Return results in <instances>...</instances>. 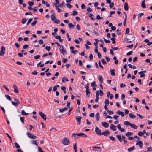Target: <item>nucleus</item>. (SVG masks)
<instances>
[{
	"instance_id": "1a4fd4ad",
	"label": "nucleus",
	"mask_w": 152,
	"mask_h": 152,
	"mask_svg": "<svg viewBox=\"0 0 152 152\" xmlns=\"http://www.w3.org/2000/svg\"><path fill=\"white\" fill-rule=\"evenodd\" d=\"M93 150L94 151H101L102 150V148L100 147L95 146L93 147Z\"/></svg>"
},
{
	"instance_id": "79ce46f5",
	"label": "nucleus",
	"mask_w": 152,
	"mask_h": 152,
	"mask_svg": "<svg viewBox=\"0 0 152 152\" xmlns=\"http://www.w3.org/2000/svg\"><path fill=\"white\" fill-rule=\"evenodd\" d=\"M104 103L105 104V105H108L109 103V100L108 99H106L104 100Z\"/></svg>"
},
{
	"instance_id": "6e6d98bb",
	"label": "nucleus",
	"mask_w": 152,
	"mask_h": 152,
	"mask_svg": "<svg viewBox=\"0 0 152 152\" xmlns=\"http://www.w3.org/2000/svg\"><path fill=\"white\" fill-rule=\"evenodd\" d=\"M133 53V51H130L126 53V55L127 56H130Z\"/></svg>"
},
{
	"instance_id": "4468645a",
	"label": "nucleus",
	"mask_w": 152,
	"mask_h": 152,
	"mask_svg": "<svg viewBox=\"0 0 152 152\" xmlns=\"http://www.w3.org/2000/svg\"><path fill=\"white\" fill-rule=\"evenodd\" d=\"M117 128L121 132H124L125 131V130L124 128H122L121 127V126L120 124H118L117 125Z\"/></svg>"
},
{
	"instance_id": "49530a36",
	"label": "nucleus",
	"mask_w": 152,
	"mask_h": 152,
	"mask_svg": "<svg viewBox=\"0 0 152 152\" xmlns=\"http://www.w3.org/2000/svg\"><path fill=\"white\" fill-rule=\"evenodd\" d=\"M103 39L104 40V42L106 43H109L110 42V41L109 40H107L104 38H103Z\"/></svg>"
},
{
	"instance_id": "e2e57ef3",
	"label": "nucleus",
	"mask_w": 152,
	"mask_h": 152,
	"mask_svg": "<svg viewBox=\"0 0 152 152\" xmlns=\"http://www.w3.org/2000/svg\"><path fill=\"white\" fill-rule=\"evenodd\" d=\"M66 5L67 7L69 8H71L72 7V6L71 5L69 4H67Z\"/></svg>"
},
{
	"instance_id": "4d7b16f0",
	"label": "nucleus",
	"mask_w": 152,
	"mask_h": 152,
	"mask_svg": "<svg viewBox=\"0 0 152 152\" xmlns=\"http://www.w3.org/2000/svg\"><path fill=\"white\" fill-rule=\"evenodd\" d=\"M99 94V90H97L96 95V98H99L98 96Z\"/></svg>"
},
{
	"instance_id": "7ed1b4c3",
	"label": "nucleus",
	"mask_w": 152,
	"mask_h": 152,
	"mask_svg": "<svg viewBox=\"0 0 152 152\" xmlns=\"http://www.w3.org/2000/svg\"><path fill=\"white\" fill-rule=\"evenodd\" d=\"M38 113L41 117L45 120L46 119V115L40 111H39Z\"/></svg>"
},
{
	"instance_id": "473e14b6",
	"label": "nucleus",
	"mask_w": 152,
	"mask_h": 152,
	"mask_svg": "<svg viewBox=\"0 0 152 152\" xmlns=\"http://www.w3.org/2000/svg\"><path fill=\"white\" fill-rule=\"evenodd\" d=\"M5 97L9 101H11L12 99L10 96L8 95H5Z\"/></svg>"
},
{
	"instance_id": "680f3d73",
	"label": "nucleus",
	"mask_w": 152,
	"mask_h": 152,
	"mask_svg": "<svg viewBox=\"0 0 152 152\" xmlns=\"http://www.w3.org/2000/svg\"><path fill=\"white\" fill-rule=\"evenodd\" d=\"M99 91V94L101 96H103L104 93L103 91L102 90H100Z\"/></svg>"
},
{
	"instance_id": "0eeeda50",
	"label": "nucleus",
	"mask_w": 152,
	"mask_h": 152,
	"mask_svg": "<svg viewBox=\"0 0 152 152\" xmlns=\"http://www.w3.org/2000/svg\"><path fill=\"white\" fill-rule=\"evenodd\" d=\"M95 132L96 134L99 135H101L102 132L101 130L98 127H96L95 128Z\"/></svg>"
},
{
	"instance_id": "f03ea898",
	"label": "nucleus",
	"mask_w": 152,
	"mask_h": 152,
	"mask_svg": "<svg viewBox=\"0 0 152 152\" xmlns=\"http://www.w3.org/2000/svg\"><path fill=\"white\" fill-rule=\"evenodd\" d=\"M59 50L60 52L63 55H64L66 53V51L64 49V47L62 45L60 46L59 48Z\"/></svg>"
},
{
	"instance_id": "39448f33",
	"label": "nucleus",
	"mask_w": 152,
	"mask_h": 152,
	"mask_svg": "<svg viewBox=\"0 0 152 152\" xmlns=\"http://www.w3.org/2000/svg\"><path fill=\"white\" fill-rule=\"evenodd\" d=\"M5 50V48L4 46H2L1 48V50L0 51V56H3L4 54V51Z\"/></svg>"
},
{
	"instance_id": "a878e982",
	"label": "nucleus",
	"mask_w": 152,
	"mask_h": 152,
	"mask_svg": "<svg viewBox=\"0 0 152 152\" xmlns=\"http://www.w3.org/2000/svg\"><path fill=\"white\" fill-rule=\"evenodd\" d=\"M99 113H97L95 115V118H96V120L97 121H98L99 120Z\"/></svg>"
},
{
	"instance_id": "c03bdc74",
	"label": "nucleus",
	"mask_w": 152,
	"mask_h": 152,
	"mask_svg": "<svg viewBox=\"0 0 152 152\" xmlns=\"http://www.w3.org/2000/svg\"><path fill=\"white\" fill-rule=\"evenodd\" d=\"M29 47V45L28 44H26L24 45L23 47V48L24 49H26L28 48Z\"/></svg>"
},
{
	"instance_id": "864d4df0",
	"label": "nucleus",
	"mask_w": 152,
	"mask_h": 152,
	"mask_svg": "<svg viewBox=\"0 0 152 152\" xmlns=\"http://www.w3.org/2000/svg\"><path fill=\"white\" fill-rule=\"evenodd\" d=\"M37 22V20H34L33 22L31 23V25L32 26H35Z\"/></svg>"
},
{
	"instance_id": "5701e85b",
	"label": "nucleus",
	"mask_w": 152,
	"mask_h": 152,
	"mask_svg": "<svg viewBox=\"0 0 152 152\" xmlns=\"http://www.w3.org/2000/svg\"><path fill=\"white\" fill-rule=\"evenodd\" d=\"M145 0H143L141 3V6L142 8H145L146 7V6L145 4Z\"/></svg>"
},
{
	"instance_id": "69168bd1",
	"label": "nucleus",
	"mask_w": 152,
	"mask_h": 152,
	"mask_svg": "<svg viewBox=\"0 0 152 152\" xmlns=\"http://www.w3.org/2000/svg\"><path fill=\"white\" fill-rule=\"evenodd\" d=\"M98 64L99 66L102 68V69L103 68V66L102 65L100 61V60H99L98 61Z\"/></svg>"
},
{
	"instance_id": "09e8293b",
	"label": "nucleus",
	"mask_w": 152,
	"mask_h": 152,
	"mask_svg": "<svg viewBox=\"0 0 152 152\" xmlns=\"http://www.w3.org/2000/svg\"><path fill=\"white\" fill-rule=\"evenodd\" d=\"M144 15V14L143 13H140L139 14H138L137 15L138 16V19L140 18L143 15Z\"/></svg>"
},
{
	"instance_id": "338daca9",
	"label": "nucleus",
	"mask_w": 152,
	"mask_h": 152,
	"mask_svg": "<svg viewBox=\"0 0 152 152\" xmlns=\"http://www.w3.org/2000/svg\"><path fill=\"white\" fill-rule=\"evenodd\" d=\"M87 11L89 12H91L92 11V10L90 7H88L87 8Z\"/></svg>"
},
{
	"instance_id": "4be33fe9",
	"label": "nucleus",
	"mask_w": 152,
	"mask_h": 152,
	"mask_svg": "<svg viewBox=\"0 0 152 152\" xmlns=\"http://www.w3.org/2000/svg\"><path fill=\"white\" fill-rule=\"evenodd\" d=\"M54 5H55L56 9L58 12H62V10L59 8L58 7H57V5L56 4L54 3Z\"/></svg>"
},
{
	"instance_id": "bb28decb",
	"label": "nucleus",
	"mask_w": 152,
	"mask_h": 152,
	"mask_svg": "<svg viewBox=\"0 0 152 152\" xmlns=\"http://www.w3.org/2000/svg\"><path fill=\"white\" fill-rule=\"evenodd\" d=\"M131 123L128 121H126L124 122V124L125 126H129L130 125Z\"/></svg>"
},
{
	"instance_id": "f3484780",
	"label": "nucleus",
	"mask_w": 152,
	"mask_h": 152,
	"mask_svg": "<svg viewBox=\"0 0 152 152\" xmlns=\"http://www.w3.org/2000/svg\"><path fill=\"white\" fill-rule=\"evenodd\" d=\"M116 113L118 114L121 115V116L122 117L124 116V112L121 111L119 110H118Z\"/></svg>"
},
{
	"instance_id": "412c9836",
	"label": "nucleus",
	"mask_w": 152,
	"mask_h": 152,
	"mask_svg": "<svg viewBox=\"0 0 152 152\" xmlns=\"http://www.w3.org/2000/svg\"><path fill=\"white\" fill-rule=\"evenodd\" d=\"M115 69H111L110 71L111 75L113 76H114L115 75Z\"/></svg>"
},
{
	"instance_id": "6e6552de",
	"label": "nucleus",
	"mask_w": 152,
	"mask_h": 152,
	"mask_svg": "<svg viewBox=\"0 0 152 152\" xmlns=\"http://www.w3.org/2000/svg\"><path fill=\"white\" fill-rule=\"evenodd\" d=\"M128 39L129 40H134V36L132 34H128L127 36Z\"/></svg>"
},
{
	"instance_id": "f704fd0d",
	"label": "nucleus",
	"mask_w": 152,
	"mask_h": 152,
	"mask_svg": "<svg viewBox=\"0 0 152 152\" xmlns=\"http://www.w3.org/2000/svg\"><path fill=\"white\" fill-rule=\"evenodd\" d=\"M65 4V3L64 1H63L60 4H59L58 7L61 8H62Z\"/></svg>"
},
{
	"instance_id": "603ef678",
	"label": "nucleus",
	"mask_w": 152,
	"mask_h": 152,
	"mask_svg": "<svg viewBox=\"0 0 152 152\" xmlns=\"http://www.w3.org/2000/svg\"><path fill=\"white\" fill-rule=\"evenodd\" d=\"M28 3L30 7H31L34 5V2L32 1H29L28 2Z\"/></svg>"
},
{
	"instance_id": "bf43d9fd",
	"label": "nucleus",
	"mask_w": 152,
	"mask_h": 152,
	"mask_svg": "<svg viewBox=\"0 0 152 152\" xmlns=\"http://www.w3.org/2000/svg\"><path fill=\"white\" fill-rule=\"evenodd\" d=\"M138 135L139 136H142L143 135V134H142V131H140L138 133Z\"/></svg>"
},
{
	"instance_id": "dca6fc26",
	"label": "nucleus",
	"mask_w": 152,
	"mask_h": 152,
	"mask_svg": "<svg viewBox=\"0 0 152 152\" xmlns=\"http://www.w3.org/2000/svg\"><path fill=\"white\" fill-rule=\"evenodd\" d=\"M128 3L127 2H125L124 5V8L126 11H127L128 10Z\"/></svg>"
},
{
	"instance_id": "7c9ffc66",
	"label": "nucleus",
	"mask_w": 152,
	"mask_h": 152,
	"mask_svg": "<svg viewBox=\"0 0 152 152\" xmlns=\"http://www.w3.org/2000/svg\"><path fill=\"white\" fill-rule=\"evenodd\" d=\"M86 94L88 97H89L90 96V92L89 90H86Z\"/></svg>"
},
{
	"instance_id": "f257e3e1",
	"label": "nucleus",
	"mask_w": 152,
	"mask_h": 152,
	"mask_svg": "<svg viewBox=\"0 0 152 152\" xmlns=\"http://www.w3.org/2000/svg\"><path fill=\"white\" fill-rule=\"evenodd\" d=\"M62 144L64 145H68L69 144V141L68 139L64 137L62 140Z\"/></svg>"
},
{
	"instance_id": "4c0bfd02",
	"label": "nucleus",
	"mask_w": 152,
	"mask_h": 152,
	"mask_svg": "<svg viewBox=\"0 0 152 152\" xmlns=\"http://www.w3.org/2000/svg\"><path fill=\"white\" fill-rule=\"evenodd\" d=\"M129 116L130 118L132 119L135 118V116L131 113H129Z\"/></svg>"
},
{
	"instance_id": "052dcab7",
	"label": "nucleus",
	"mask_w": 152,
	"mask_h": 152,
	"mask_svg": "<svg viewBox=\"0 0 152 152\" xmlns=\"http://www.w3.org/2000/svg\"><path fill=\"white\" fill-rule=\"evenodd\" d=\"M107 111V112H108V113L110 115L113 114V111L109 110H108Z\"/></svg>"
},
{
	"instance_id": "5fc2aeb1",
	"label": "nucleus",
	"mask_w": 152,
	"mask_h": 152,
	"mask_svg": "<svg viewBox=\"0 0 152 152\" xmlns=\"http://www.w3.org/2000/svg\"><path fill=\"white\" fill-rule=\"evenodd\" d=\"M65 80L66 81H68L69 80L68 79H65L64 77H63L62 79V82L64 83L65 82Z\"/></svg>"
},
{
	"instance_id": "774afa93",
	"label": "nucleus",
	"mask_w": 152,
	"mask_h": 152,
	"mask_svg": "<svg viewBox=\"0 0 152 152\" xmlns=\"http://www.w3.org/2000/svg\"><path fill=\"white\" fill-rule=\"evenodd\" d=\"M101 61L102 63V64H107L106 62V61L104 60V59H102Z\"/></svg>"
},
{
	"instance_id": "c9c22d12",
	"label": "nucleus",
	"mask_w": 152,
	"mask_h": 152,
	"mask_svg": "<svg viewBox=\"0 0 152 152\" xmlns=\"http://www.w3.org/2000/svg\"><path fill=\"white\" fill-rule=\"evenodd\" d=\"M14 145L15 147L16 148L19 149L20 148V146L16 142H15L14 143Z\"/></svg>"
},
{
	"instance_id": "9d476101",
	"label": "nucleus",
	"mask_w": 152,
	"mask_h": 152,
	"mask_svg": "<svg viewBox=\"0 0 152 152\" xmlns=\"http://www.w3.org/2000/svg\"><path fill=\"white\" fill-rule=\"evenodd\" d=\"M136 145H138L139 146L140 148H142V141L136 140Z\"/></svg>"
},
{
	"instance_id": "b1692460",
	"label": "nucleus",
	"mask_w": 152,
	"mask_h": 152,
	"mask_svg": "<svg viewBox=\"0 0 152 152\" xmlns=\"http://www.w3.org/2000/svg\"><path fill=\"white\" fill-rule=\"evenodd\" d=\"M135 149V148L134 146H133L132 147H130L127 150L129 152H130L132 151L133 150H134Z\"/></svg>"
},
{
	"instance_id": "0e129e2a",
	"label": "nucleus",
	"mask_w": 152,
	"mask_h": 152,
	"mask_svg": "<svg viewBox=\"0 0 152 152\" xmlns=\"http://www.w3.org/2000/svg\"><path fill=\"white\" fill-rule=\"evenodd\" d=\"M40 56L39 55H37L35 56L34 57L35 59H38L40 58Z\"/></svg>"
},
{
	"instance_id": "cd10ccee",
	"label": "nucleus",
	"mask_w": 152,
	"mask_h": 152,
	"mask_svg": "<svg viewBox=\"0 0 152 152\" xmlns=\"http://www.w3.org/2000/svg\"><path fill=\"white\" fill-rule=\"evenodd\" d=\"M68 108L66 107H64L63 108L60 109H59V111L60 112H63L64 111H66L67 110Z\"/></svg>"
},
{
	"instance_id": "2f4dec72",
	"label": "nucleus",
	"mask_w": 152,
	"mask_h": 152,
	"mask_svg": "<svg viewBox=\"0 0 152 152\" xmlns=\"http://www.w3.org/2000/svg\"><path fill=\"white\" fill-rule=\"evenodd\" d=\"M21 114L22 115H29L28 113H26L23 110H21Z\"/></svg>"
},
{
	"instance_id": "58836bf2",
	"label": "nucleus",
	"mask_w": 152,
	"mask_h": 152,
	"mask_svg": "<svg viewBox=\"0 0 152 152\" xmlns=\"http://www.w3.org/2000/svg\"><path fill=\"white\" fill-rule=\"evenodd\" d=\"M133 134V133L132 132H128L125 135L127 137L129 136L130 135H132Z\"/></svg>"
},
{
	"instance_id": "a211bd4d",
	"label": "nucleus",
	"mask_w": 152,
	"mask_h": 152,
	"mask_svg": "<svg viewBox=\"0 0 152 152\" xmlns=\"http://www.w3.org/2000/svg\"><path fill=\"white\" fill-rule=\"evenodd\" d=\"M71 137H72L74 140L77 139L79 138V137L77 136V133H73Z\"/></svg>"
},
{
	"instance_id": "aec40b11",
	"label": "nucleus",
	"mask_w": 152,
	"mask_h": 152,
	"mask_svg": "<svg viewBox=\"0 0 152 152\" xmlns=\"http://www.w3.org/2000/svg\"><path fill=\"white\" fill-rule=\"evenodd\" d=\"M13 86L14 89V91L16 93H18V91L17 86L15 84H14Z\"/></svg>"
},
{
	"instance_id": "2eb2a0df",
	"label": "nucleus",
	"mask_w": 152,
	"mask_h": 152,
	"mask_svg": "<svg viewBox=\"0 0 152 152\" xmlns=\"http://www.w3.org/2000/svg\"><path fill=\"white\" fill-rule=\"evenodd\" d=\"M110 129L113 130V131H115L116 130V127L113 124H111L110 126Z\"/></svg>"
},
{
	"instance_id": "f8f14e48",
	"label": "nucleus",
	"mask_w": 152,
	"mask_h": 152,
	"mask_svg": "<svg viewBox=\"0 0 152 152\" xmlns=\"http://www.w3.org/2000/svg\"><path fill=\"white\" fill-rule=\"evenodd\" d=\"M81 118V117L80 116H78L76 118V119L77 122L78 123V124L79 125L80 124V122Z\"/></svg>"
},
{
	"instance_id": "423d86ee",
	"label": "nucleus",
	"mask_w": 152,
	"mask_h": 152,
	"mask_svg": "<svg viewBox=\"0 0 152 152\" xmlns=\"http://www.w3.org/2000/svg\"><path fill=\"white\" fill-rule=\"evenodd\" d=\"M110 134V132L108 130H106L102 132L101 135H103L105 136H108Z\"/></svg>"
},
{
	"instance_id": "a19ab883",
	"label": "nucleus",
	"mask_w": 152,
	"mask_h": 152,
	"mask_svg": "<svg viewBox=\"0 0 152 152\" xmlns=\"http://www.w3.org/2000/svg\"><path fill=\"white\" fill-rule=\"evenodd\" d=\"M68 26L70 27V28L72 29L74 27V26L73 24L71 23H69L68 25Z\"/></svg>"
},
{
	"instance_id": "a18cd8bd",
	"label": "nucleus",
	"mask_w": 152,
	"mask_h": 152,
	"mask_svg": "<svg viewBox=\"0 0 152 152\" xmlns=\"http://www.w3.org/2000/svg\"><path fill=\"white\" fill-rule=\"evenodd\" d=\"M81 8L83 10H85L86 9V7L84 4H81Z\"/></svg>"
},
{
	"instance_id": "c756f323",
	"label": "nucleus",
	"mask_w": 152,
	"mask_h": 152,
	"mask_svg": "<svg viewBox=\"0 0 152 152\" xmlns=\"http://www.w3.org/2000/svg\"><path fill=\"white\" fill-rule=\"evenodd\" d=\"M32 144L35 145L37 146H38V145L37 142V140H32Z\"/></svg>"
},
{
	"instance_id": "9b49d317",
	"label": "nucleus",
	"mask_w": 152,
	"mask_h": 152,
	"mask_svg": "<svg viewBox=\"0 0 152 152\" xmlns=\"http://www.w3.org/2000/svg\"><path fill=\"white\" fill-rule=\"evenodd\" d=\"M101 124L104 128H108L109 126V124L106 122H102Z\"/></svg>"
},
{
	"instance_id": "3c124183",
	"label": "nucleus",
	"mask_w": 152,
	"mask_h": 152,
	"mask_svg": "<svg viewBox=\"0 0 152 152\" xmlns=\"http://www.w3.org/2000/svg\"><path fill=\"white\" fill-rule=\"evenodd\" d=\"M20 121H21V122H22V123L24 124V118L23 117H20Z\"/></svg>"
},
{
	"instance_id": "ddd939ff",
	"label": "nucleus",
	"mask_w": 152,
	"mask_h": 152,
	"mask_svg": "<svg viewBox=\"0 0 152 152\" xmlns=\"http://www.w3.org/2000/svg\"><path fill=\"white\" fill-rule=\"evenodd\" d=\"M77 135L78 136H82L83 137H87V136L86 134L83 133H77Z\"/></svg>"
},
{
	"instance_id": "13d9d810",
	"label": "nucleus",
	"mask_w": 152,
	"mask_h": 152,
	"mask_svg": "<svg viewBox=\"0 0 152 152\" xmlns=\"http://www.w3.org/2000/svg\"><path fill=\"white\" fill-rule=\"evenodd\" d=\"M109 138H110L113 141H115V138L112 136H109Z\"/></svg>"
},
{
	"instance_id": "393cba45",
	"label": "nucleus",
	"mask_w": 152,
	"mask_h": 152,
	"mask_svg": "<svg viewBox=\"0 0 152 152\" xmlns=\"http://www.w3.org/2000/svg\"><path fill=\"white\" fill-rule=\"evenodd\" d=\"M98 79L101 83H103V78L101 75L99 76Z\"/></svg>"
},
{
	"instance_id": "de8ad7c7",
	"label": "nucleus",
	"mask_w": 152,
	"mask_h": 152,
	"mask_svg": "<svg viewBox=\"0 0 152 152\" xmlns=\"http://www.w3.org/2000/svg\"><path fill=\"white\" fill-rule=\"evenodd\" d=\"M45 49L48 51H50V49H51L50 47L49 46H46L45 48Z\"/></svg>"
},
{
	"instance_id": "20e7f679",
	"label": "nucleus",
	"mask_w": 152,
	"mask_h": 152,
	"mask_svg": "<svg viewBox=\"0 0 152 152\" xmlns=\"http://www.w3.org/2000/svg\"><path fill=\"white\" fill-rule=\"evenodd\" d=\"M27 134L28 137L30 138L34 139L37 138L36 136L33 135L30 132H28L27 133Z\"/></svg>"
},
{
	"instance_id": "6ab92c4d",
	"label": "nucleus",
	"mask_w": 152,
	"mask_h": 152,
	"mask_svg": "<svg viewBox=\"0 0 152 152\" xmlns=\"http://www.w3.org/2000/svg\"><path fill=\"white\" fill-rule=\"evenodd\" d=\"M130 127L134 129H137V127L134 124L131 123L130 125Z\"/></svg>"
},
{
	"instance_id": "8fccbe9b",
	"label": "nucleus",
	"mask_w": 152,
	"mask_h": 152,
	"mask_svg": "<svg viewBox=\"0 0 152 152\" xmlns=\"http://www.w3.org/2000/svg\"><path fill=\"white\" fill-rule=\"evenodd\" d=\"M110 39L111 40H112V42L113 44H115V39L114 38H111Z\"/></svg>"
},
{
	"instance_id": "c85d7f7f",
	"label": "nucleus",
	"mask_w": 152,
	"mask_h": 152,
	"mask_svg": "<svg viewBox=\"0 0 152 152\" xmlns=\"http://www.w3.org/2000/svg\"><path fill=\"white\" fill-rule=\"evenodd\" d=\"M117 137L118 139V140L120 142H121L122 140V138H121V135L118 134L116 136Z\"/></svg>"
},
{
	"instance_id": "72a5a7b5",
	"label": "nucleus",
	"mask_w": 152,
	"mask_h": 152,
	"mask_svg": "<svg viewBox=\"0 0 152 152\" xmlns=\"http://www.w3.org/2000/svg\"><path fill=\"white\" fill-rule=\"evenodd\" d=\"M87 14L88 15L89 17H90L91 19H95L94 18L92 17V16H93V15L92 14L87 12Z\"/></svg>"
},
{
	"instance_id": "ea45409f",
	"label": "nucleus",
	"mask_w": 152,
	"mask_h": 152,
	"mask_svg": "<svg viewBox=\"0 0 152 152\" xmlns=\"http://www.w3.org/2000/svg\"><path fill=\"white\" fill-rule=\"evenodd\" d=\"M77 15V12L75 10H74L73 11V13L71 15Z\"/></svg>"
},
{
	"instance_id": "37998d69",
	"label": "nucleus",
	"mask_w": 152,
	"mask_h": 152,
	"mask_svg": "<svg viewBox=\"0 0 152 152\" xmlns=\"http://www.w3.org/2000/svg\"><path fill=\"white\" fill-rule=\"evenodd\" d=\"M51 19H56L55 16V14L53 13L50 16Z\"/></svg>"
},
{
	"instance_id": "e433bc0d",
	"label": "nucleus",
	"mask_w": 152,
	"mask_h": 152,
	"mask_svg": "<svg viewBox=\"0 0 152 152\" xmlns=\"http://www.w3.org/2000/svg\"><path fill=\"white\" fill-rule=\"evenodd\" d=\"M56 24H58L60 23V21L59 20H52Z\"/></svg>"
}]
</instances>
